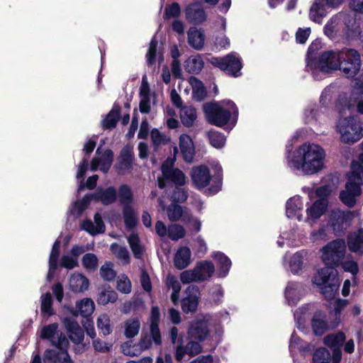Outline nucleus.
<instances>
[{"label":"nucleus","instance_id":"nucleus-1","mask_svg":"<svg viewBox=\"0 0 363 363\" xmlns=\"http://www.w3.org/2000/svg\"><path fill=\"white\" fill-rule=\"evenodd\" d=\"M325 157V150L320 145L304 143L294 152L289 163L306 174H313L323 169Z\"/></svg>","mask_w":363,"mask_h":363},{"label":"nucleus","instance_id":"nucleus-2","mask_svg":"<svg viewBox=\"0 0 363 363\" xmlns=\"http://www.w3.org/2000/svg\"><path fill=\"white\" fill-rule=\"evenodd\" d=\"M57 323H52L44 326L41 330L40 337L50 340L52 345L57 347L45 350V360L52 363H74L67 350L68 340L62 333L57 332Z\"/></svg>","mask_w":363,"mask_h":363},{"label":"nucleus","instance_id":"nucleus-3","mask_svg":"<svg viewBox=\"0 0 363 363\" xmlns=\"http://www.w3.org/2000/svg\"><path fill=\"white\" fill-rule=\"evenodd\" d=\"M313 282L318 286L327 299H333L340 286L338 272L333 267H323L313 277Z\"/></svg>","mask_w":363,"mask_h":363},{"label":"nucleus","instance_id":"nucleus-4","mask_svg":"<svg viewBox=\"0 0 363 363\" xmlns=\"http://www.w3.org/2000/svg\"><path fill=\"white\" fill-rule=\"evenodd\" d=\"M337 128L345 143L353 144L363 137V128L354 116L340 118Z\"/></svg>","mask_w":363,"mask_h":363},{"label":"nucleus","instance_id":"nucleus-5","mask_svg":"<svg viewBox=\"0 0 363 363\" xmlns=\"http://www.w3.org/2000/svg\"><path fill=\"white\" fill-rule=\"evenodd\" d=\"M322 260L325 267L339 266L345 256L346 243L344 239L337 238L328 242L322 248Z\"/></svg>","mask_w":363,"mask_h":363},{"label":"nucleus","instance_id":"nucleus-6","mask_svg":"<svg viewBox=\"0 0 363 363\" xmlns=\"http://www.w3.org/2000/svg\"><path fill=\"white\" fill-rule=\"evenodd\" d=\"M211 63L230 77H238L242 74V59L235 52L229 53L223 57H213L211 60Z\"/></svg>","mask_w":363,"mask_h":363},{"label":"nucleus","instance_id":"nucleus-7","mask_svg":"<svg viewBox=\"0 0 363 363\" xmlns=\"http://www.w3.org/2000/svg\"><path fill=\"white\" fill-rule=\"evenodd\" d=\"M354 213L351 211H342L339 208L330 211L328 225L337 236L342 235L351 225Z\"/></svg>","mask_w":363,"mask_h":363},{"label":"nucleus","instance_id":"nucleus-8","mask_svg":"<svg viewBox=\"0 0 363 363\" xmlns=\"http://www.w3.org/2000/svg\"><path fill=\"white\" fill-rule=\"evenodd\" d=\"M339 52L328 50L322 52L320 56L314 59L313 65H307L311 69H317L323 73H331L338 69Z\"/></svg>","mask_w":363,"mask_h":363},{"label":"nucleus","instance_id":"nucleus-9","mask_svg":"<svg viewBox=\"0 0 363 363\" xmlns=\"http://www.w3.org/2000/svg\"><path fill=\"white\" fill-rule=\"evenodd\" d=\"M208 315H199L190 323L187 330L188 338L203 342L210 336Z\"/></svg>","mask_w":363,"mask_h":363},{"label":"nucleus","instance_id":"nucleus-10","mask_svg":"<svg viewBox=\"0 0 363 363\" xmlns=\"http://www.w3.org/2000/svg\"><path fill=\"white\" fill-rule=\"evenodd\" d=\"M203 111L207 121L211 124L219 127H223L226 125L231 117L230 111L221 107L217 104H206L203 106Z\"/></svg>","mask_w":363,"mask_h":363},{"label":"nucleus","instance_id":"nucleus-11","mask_svg":"<svg viewBox=\"0 0 363 363\" xmlns=\"http://www.w3.org/2000/svg\"><path fill=\"white\" fill-rule=\"evenodd\" d=\"M351 169L352 172L348 175V181L345 184V190L357 197L362 194L363 166L359 162L354 161L352 162Z\"/></svg>","mask_w":363,"mask_h":363},{"label":"nucleus","instance_id":"nucleus-12","mask_svg":"<svg viewBox=\"0 0 363 363\" xmlns=\"http://www.w3.org/2000/svg\"><path fill=\"white\" fill-rule=\"evenodd\" d=\"M344 0H315L310 8V19L318 24L322 23L323 18L326 16V6L336 8L339 6Z\"/></svg>","mask_w":363,"mask_h":363},{"label":"nucleus","instance_id":"nucleus-13","mask_svg":"<svg viewBox=\"0 0 363 363\" xmlns=\"http://www.w3.org/2000/svg\"><path fill=\"white\" fill-rule=\"evenodd\" d=\"M347 60L353 64L350 68L344 67V74L347 77H353L358 74L361 67V57L359 53L354 49L344 48L339 51L338 60Z\"/></svg>","mask_w":363,"mask_h":363},{"label":"nucleus","instance_id":"nucleus-14","mask_svg":"<svg viewBox=\"0 0 363 363\" xmlns=\"http://www.w3.org/2000/svg\"><path fill=\"white\" fill-rule=\"evenodd\" d=\"M185 292L186 296L181 300L182 310L185 314H193L197 311L199 303V289L196 285H190Z\"/></svg>","mask_w":363,"mask_h":363},{"label":"nucleus","instance_id":"nucleus-15","mask_svg":"<svg viewBox=\"0 0 363 363\" xmlns=\"http://www.w3.org/2000/svg\"><path fill=\"white\" fill-rule=\"evenodd\" d=\"M186 21L193 25H200L206 21L207 14L202 4L194 2L188 5L185 9Z\"/></svg>","mask_w":363,"mask_h":363},{"label":"nucleus","instance_id":"nucleus-16","mask_svg":"<svg viewBox=\"0 0 363 363\" xmlns=\"http://www.w3.org/2000/svg\"><path fill=\"white\" fill-rule=\"evenodd\" d=\"M163 177L172 181L177 186H183L186 183L184 174L178 168H173V162L166 160L161 166Z\"/></svg>","mask_w":363,"mask_h":363},{"label":"nucleus","instance_id":"nucleus-17","mask_svg":"<svg viewBox=\"0 0 363 363\" xmlns=\"http://www.w3.org/2000/svg\"><path fill=\"white\" fill-rule=\"evenodd\" d=\"M62 323L70 340L75 345L82 344L84 338V333L79 323L73 318L68 317L65 318Z\"/></svg>","mask_w":363,"mask_h":363},{"label":"nucleus","instance_id":"nucleus-18","mask_svg":"<svg viewBox=\"0 0 363 363\" xmlns=\"http://www.w3.org/2000/svg\"><path fill=\"white\" fill-rule=\"evenodd\" d=\"M191 177L194 184L199 189L207 186L211 179L210 170L206 165L193 167Z\"/></svg>","mask_w":363,"mask_h":363},{"label":"nucleus","instance_id":"nucleus-19","mask_svg":"<svg viewBox=\"0 0 363 363\" xmlns=\"http://www.w3.org/2000/svg\"><path fill=\"white\" fill-rule=\"evenodd\" d=\"M158 57V63L160 65L163 60V48L162 45H158V41L155 36H154L149 45V48L146 53V60L148 67H152L156 62V57Z\"/></svg>","mask_w":363,"mask_h":363},{"label":"nucleus","instance_id":"nucleus-20","mask_svg":"<svg viewBox=\"0 0 363 363\" xmlns=\"http://www.w3.org/2000/svg\"><path fill=\"white\" fill-rule=\"evenodd\" d=\"M91 196L94 201H101L103 205L108 206L116 202L117 191L113 186H108L106 189L100 188L96 192L91 194Z\"/></svg>","mask_w":363,"mask_h":363},{"label":"nucleus","instance_id":"nucleus-21","mask_svg":"<svg viewBox=\"0 0 363 363\" xmlns=\"http://www.w3.org/2000/svg\"><path fill=\"white\" fill-rule=\"evenodd\" d=\"M311 328L316 336H322L328 329L326 314L323 311H317L311 319Z\"/></svg>","mask_w":363,"mask_h":363},{"label":"nucleus","instance_id":"nucleus-22","mask_svg":"<svg viewBox=\"0 0 363 363\" xmlns=\"http://www.w3.org/2000/svg\"><path fill=\"white\" fill-rule=\"evenodd\" d=\"M160 318V309L157 306H152L151 309V323L150 326V335L156 345L162 344L161 333L159 328V321Z\"/></svg>","mask_w":363,"mask_h":363},{"label":"nucleus","instance_id":"nucleus-23","mask_svg":"<svg viewBox=\"0 0 363 363\" xmlns=\"http://www.w3.org/2000/svg\"><path fill=\"white\" fill-rule=\"evenodd\" d=\"M349 250L359 255H363V229L350 233L347 239Z\"/></svg>","mask_w":363,"mask_h":363},{"label":"nucleus","instance_id":"nucleus-24","mask_svg":"<svg viewBox=\"0 0 363 363\" xmlns=\"http://www.w3.org/2000/svg\"><path fill=\"white\" fill-rule=\"evenodd\" d=\"M179 147L184 160L186 162H191L194 157V146L192 139L186 134L179 137Z\"/></svg>","mask_w":363,"mask_h":363},{"label":"nucleus","instance_id":"nucleus-25","mask_svg":"<svg viewBox=\"0 0 363 363\" xmlns=\"http://www.w3.org/2000/svg\"><path fill=\"white\" fill-rule=\"evenodd\" d=\"M328 201L326 198H321L315 201L312 206L307 208V216L313 220H317L321 217L326 211Z\"/></svg>","mask_w":363,"mask_h":363},{"label":"nucleus","instance_id":"nucleus-26","mask_svg":"<svg viewBox=\"0 0 363 363\" xmlns=\"http://www.w3.org/2000/svg\"><path fill=\"white\" fill-rule=\"evenodd\" d=\"M121 110V106L118 104H113L111 110L101 121V125L104 129L112 130L116 128L120 118Z\"/></svg>","mask_w":363,"mask_h":363},{"label":"nucleus","instance_id":"nucleus-27","mask_svg":"<svg viewBox=\"0 0 363 363\" xmlns=\"http://www.w3.org/2000/svg\"><path fill=\"white\" fill-rule=\"evenodd\" d=\"M191 260V250L188 247H182L176 252L174 264L177 269H183L189 266Z\"/></svg>","mask_w":363,"mask_h":363},{"label":"nucleus","instance_id":"nucleus-28","mask_svg":"<svg viewBox=\"0 0 363 363\" xmlns=\"http://www.w3.org/2000/svg\"><path fill=\"white\" fill-rule=\"evenodd\" d=\"M188 43L189 45L197 50L203 48L204 45V34L196 28H190L188 33Z\"/></svg>","mask_w":363,"mask_h":363},{"label":"nucleus","instance_id":"nucleus-29","mask_svg":"<svg viewBox=\"0 0 363 363\" xmlns=\"http://www.w3.org/2000/svg\"><path fill=\"white\" fill-rule=\"evenodd\" d=\"M134 160L133 149L130 145L123 147L118 157L119 167L121 169H129L133 167Z\"/></svg>","mask_w":363,"mask_h":363},{"label":"nucleus","instance_id":"nucleus-30","mask_svg":"<svg viewBox=\"0 0 363 363\" xmlns=\"http://www.w3.org/2000/svg\"><path fill=\"white\" fill-rule=\"evenodd\" d=\"M203 66L204 62L200 55L191 56L184 62V69L189 74L200 73Z\"/></svg>","mask_w":363,"mask_h":363},{"label":"nucleus","instance_id":"nucleus-31","mask_svg":"<svg viewBox=\"0 0 363 363\" xmlns=\"http://www.w3.org/2000/svg\"><path fill=\"white\" fill-rule=\"evenodd\" d=\"M89 285V279L82 274H74L69 279V288L74 293L85 291Z\"/></svg>","mask_w":363,"mask_h":363},{"label":"nucleus","instance_id":"nucleus-32","mask_svg":"<svg viewBox=\"0 0 363 363\" xmlns=\"http://www.w3.org/2000/svg\"><path fill=\"white\" fill-rule=\"evenodd\" d=\"M212 257L216 259L219 264L218 277L222 278L226 277L232 264L230 259L221 252H213Z\"/></svg>","mask_w":363,"mask_h":363},{"label":"nucleus","instance_id":"nucleus-33","mask_svg":"<svg viewBox=\"0 0 363 363\" xmlns=\"http://www.w3.org/2000/svg\"><path fill=\"white\" fill-rule=\"evenodd\" d=\"M189 82L192 86V96L196 101H203L207 94L203 82L195 77H191Z\"/></svg>","mask_w":363,"mask_h":363},{"label":"nucleus","instance_id":"nucleus-34","mask_svg":"<svg viewBox=\"0 0 363 363\" xmlns=\"http://www.w3.org/2000/svg\"><path fill=\"white\" fill-rule=\"evenodd\" d=\"M195 269L200 281L208 279L215 272L214 265L211 261L201 262L196 265Z\"/></svg>","mask_w":363,"mask_h":363},{"label":"nucleus","instance_id":"nucleus-35","mask_svg":"<svg viewBox=\"0 0 363 363\" xmlns=\"http://www.w3.org/2000/svg\"><path fill=\"white\" fill-rule=\"evenodd\" d=\"M117 196L119 203L123 206V208L132 206L133 194L130 188L127 184H122L119 186Z\"/></svg>","mask_w":363,"mask_h":363},{"label":"nucleus","instance_id":"nucleus-36","mask_svg":"<svg viewBox=\"0 0 363 363\" xmlns=\"http://www.w3.org/2000/svg\"><path fill=\"white\" fill-rule=\"evenodd\" d=\"M302 202L301 199L297 196L290 198L286 204V215L288 218H294L297 216L300 220L298 216L299 211L302 209Z\"/></svg>","mask_w":363,"mask_h":363},{"label":"nucleus","instance_id":"nucleus-37","mask_svg":"<svg viewBox=\"0 0 363 363\" xmlns=\"http://www.w3.org/2000/svg\"><path fill=\"white\" fill-rule=\"evenodd\" d=\"M346 336L343 332L339 331L335 334L326 335L323 339V343L330 349L341 348Z\"/></svg>","mask_w":363,"mask_h":363},{"label":"nucleus","instance_id":"nucleus-38","mask_svg":"<svg viewBox=\"0 0 363 363\" xmlns=\"http://www.w3.org/2000/svg\"><path fill=\"white\" fill-rule=\"evenodd\" d=\"M196 117V110L192 106H184L180 110L181 121L185 127H191Z\"/></svg>","mask_w":363,"mask_h":363},{"label":"nucleus","instance_id":"nucleus-39","mask_svg":"<svg viewBox=\"0 0 363 363\" xmlns=\"http://www.w3.org/2000/svg\"><path fill=\"white\" fill-rule=\"evenodd\" d=\"M77 311L73 313L74 315H77L79 313L84 318L89 317L94 311V303L91 298H84L79 302L77 303Z\"/></svg>","mask_w":363,"mask_h":363},{"label":"nucleus","instance_id":"nucleus-40","mask_svg":"<svg viewBox=\"0 0 363 363\" xmlns=\"http://www.w3.org/2000/svg\"><path fill=\"white\" fill-rule=\"evenodd\" d=\"M150 137L155 151H157L161 145H165L170 141V138L157 128L151 130Z\"/></svg>","mask_w":363,"mask_h":363},{"label":"nucleus","instance_id":"nucleus-41","mask_svg":"<svg viewBox=\"0 0 363 363\" xmlns=\"http://www.w3.org/2000/svg\"><path fill=\"white\" fill-rule=\"evenodd\" d=\"M123 216L127 229L131 230L138 225V219L132 206L123 208Z\"/></svg>","mask_w":363,"mask_h":363},{"label":"nucleus","instance_id":"nucleus-42","mask_svg":"<svg viewBox=\"0 0 363 363\" xmlns=\"http://www.w3.org/2000/svg\"><path fill=\"white\" fill-rule=\"evenodd\" d=\"M117 299V293L108 286L107 289H104L99 294L96 301L99 305L105 306L108 303H115Z\"/></svg>","mask_w":363,"mask_h":363},{"label":"nucleus","instance_id":"nucleus-43","mask_svg":"<svg viewBox=\"0 0 363 363\" xmlns=\"http://www.w3.org/2000/svg\"><path fill=\"white\" fill-rule=\"evenodd\" d=\"M289 348L290 352L298 350L301 352H306L310 350L311 345L303 342V340L294 332L291 335Z\"/></svg>","mask_w":363,"mask_h":363},{"label":"nucleus","instance_id":"nucleus-44","mask_svg":"<svg viewBox=\"0 0 363 363\" xmlns=\"http://www.w3.org/2000/svg\"><path fill=\"white\" fill-rule=\"evenodd\" d=\"M128 242L135 257L140 259L143 255V249L138 235L136 233L130 234L128 238Z\"/></svg>","mask_w":363,"mask_h":363},{"label":"nucleus","instance_id":"nucleus-45","mask_svg":"<svg viewBox=\"0 0 363 363\" xmlns=\"http://www.w3.org/2000/svg\"><path fill=\"white\" fill-rule=\"evenodd\" d=\"M125 325L124 335L127 338H132L138 334L140 323L138 319L127 320Z\"/></svg>","mask_w":363,"mask_h":363},{"label":"nucleus","instance_id":"nucleus-46","mask_svg":"<svg viewBox=\"0 0 363 363\" xmlns=\"http://www.w3.org/2000/svg\"><path fill=\"white\" fill-rule=\"evenodd\" d=\"M299 284L296 282H289L285 289V297L289 302V305H295L298 301V297L296 296V290Z\"/></svg>","mask_w":363,"mask_h":363},{"label":"nucleus","instance_id":"nucleus-47","mask_svg":"<svg viewBox=\"0 0 363 363\" xmlns=\"http://www.w3.org/2000/svg\"><path fill=\"white\" fill-rule=\"evenodd\" d=\"M98 258L94 253H86L82 259V264L83 267L88 271L94 272L98 267Z\"/></svg>","mask_w":363,"mask_h":363},{"label":"nucleus","instance_id":"nucleus-48","mask_svg":"<svg viewBox=\"0 0 363 363\" xmlns=\"http://www.w3.org/2000/svg\"><path fill=\"white\" fill-rule=\"evenodd\" d=\"M52 299L50 293L48 292L41 296V313L44 316H50L53 314L52 307Z\"/></svg>","mask_w":363,"mask_h":363},{"label":"nucleus","instance_id":"nucleus-49","mask_svg":"<svg viewBox=\"0 0 363 363\" xmlns=\"http://www.w3.org/2000/svg\"><path fill=\"white\" fill-rule=\"evenodd\" d=\"M208 138L210 144L216 148H222L225 143V138L221 133L215 130H210L208 133Z\"/></svg>","mask_w":363,"mask_h":363},{"label":"nucleus","instance_id":"nucleus-50","mask_svg":"<svg viewBox=\"0 0 363 363\" xmlns=\"http://www.w3.org/2000/svg\"><path fill=\"white\" fill-rule=\"evenodd\" d=\"M101 277L107 281H112L116 277V272L113 269V264L111 262H106L100 269Z\"/></svg>","mask_w":363,"mask_h":363},{"label":"nucleus","instance_id":"nucleus-51","mask_svg":"<svg viewBox=\"0 0 363 363\" xmlns=\"http://www.w3.org/2000/svg\"><path fill=\"white\" fill-rule=\"evenodd\" d=\"M186 235L185 229L179 224H172L168 227V237L172 240H178Z\"/></svg>","mask_w":363,"mask_h":363},{"label":"nucleus","instance_id":"nucleus-52","mask_svg":"<svg viewBox=\"0 0 363 363\" xmlns=\"http://www.w3.org/2000/svg\"><path fill=\"white\" fill-rule=\"evenodd\" d=\"M331 355L330 352L324 348H318L313 356V363H330Z\"/></svg>","mask_w":363,"mask_h":363},{"label":"nucleus","instance_id":"nucleus-53","mask_svg":"<svg viewBox=\"0 0 363 363\" xmlns=\"http://www.w3.org/2000/svg\"><path fill=\"white\" fill-rule=\"evenodd\" d=\"M110 322V318L106 314L101 315L97 318V327L104 335H109L112 332Z\"/></svg>","mask_w":363,"mask_h":363},{"label":"nucleus","instance_id":"nucleus-54","mask_svg":"<svg viewBox=\"0 0 363 363\" xmlns=\"http://www.w3.org/2000/svg\"><path fill=\"white\" fill-rule=\"evenodd\" d=\"M60 242L57 240L52 247V250L50 252V257H49V264L50 265V269H57V259L60 255Z\"/></svg>","mask_w":363,"mask_h":363},{"label":"nucleus","instance_id":"nucleus-55","mask_svg":"<svg viewBox=\"0 0 363 363\" xmlns=\"http://www.w3.org/2000/svg\"><path fill=\"white\" fill-rule=\"evenodd\" d=\"M168 218L172 221L179 220L184 213L183 208L177 203H171L167 210Z\"/></svg>","mask_w":363,"mask_h":363},{"label":"nucleus","instance_id":"nucleus-56","mask_svg":"<svg viewBox=\"0 0 363 363\" xmlns=\"http://www.w3.org/2000/svg\"><path fill=\"white\" fill-rule=\"evenodd\" d=\"M189 342L186 344V349L187 350V354L190 357H195L202 352L203 347L200 344L201 342L199 340L188 338Z\"/></svg>","mask_w":363,"mask_h":363},{"label":"nucleus","instance_id":"nucleus-57","mask_svg":"<svg viewBox=\"0 0 363 363\" xmlns=\"http://www.w3.org/2000/svg\"><path fill=\"white\" fill-rule=\"evenodd\" d=\"M93 200L91 194H86L82 200L74 203L73 213L76 212L77 215H81Z\"/></svg>","mask_w":363,"mask_h":363},{"label":"nucleus","instance_id":"nucleus-58","mask_svg":"<svg viewBox=\"0 0 363 363\" xmlns=\"http://www.w3.org/2000/svg\"><path fill=\"white\" fill-rule=\"evenodd\" d=\"M199 279L195 267L193 269L185 270L180 274V280L185 284L193 281H200Z\"/></svg>","mask_w":363,"mask_h":363},{"label":"nucleus","instance_id":"nucleus-59","mask_svg":"<svg viewBox=\"0 0 363 363\" xmlns=\"http://www.w3.org/2000/svg\"><path fill=\"white\" fill-rule=\"evenodd\" d=\"M181 8L177 2H174L166 6L164 13V18L166 19L177 18L180 15Z\"/></svg>","mask_w":363,"mask_h":363},{"label":"nucleus","instance_id":"nucleus-60","mask_svg":"<svg viewBox=\"0 0 363 363\" xmlns=\"http://www.w3.org/2000/svg\"><path fill=\"white\" fill-rule=\"evenodd\" d=\"M303 265V257L301 253L296 252L291 258L289 267L291 272L294 274L301 269Z\"/></svg>","mask_w":363,"mask_h":363},{"label":"nucleus","instance_id":"nucleus-61","mask_svg":"<svg viewBox=\"0 0 363 363\" xmlns=\"http://www.w3.org/2000/svg\"><path fill=\"white\" fill-rule=\"evenodd\" d=\"M189 196L188 191L183 188L176 187L172 195V200L174 203H183Z\"/></svg>","mask_w":363,"mask_h":363},{"label":"nucleus","instance_id":"nucleus-62","mask_svg":"<svg viewBox=\"0 0 363 363\" xmlns=\"http://www.w3.org/2000/svg\"><path fill=\"white\" fill-rule=\"evenodd\" d=\"M340 201L347 206L348 207H353L356 203V198L357 196L354 194L348 192L346 190H343L340 193Z\"/></svg>","mask_w":363,"mask_h":363},{"label":"nucleus","instance_id":"nucleus-63","mask_svg":"<svg viewBox=\"0 0 363 363\" xmlns=\"http://www.w3.org/2000/svg\"><path fill=\"white\" fill-rule=\"evenodd\" d=\"M320 48V43L313 42L308 47L306 55L307 65H313L317 51Z\"/></svg>","mask_w":363,"mask_h":363},{"label":"nucleus","instance_id":"nucleus-64","mask_svg":"<svg viewBox=\"0 0 363 363\" xmlns=\"http://www.w3.org/2000/svg\"><path fill=\"white\" fill-rule=\"evenodd\" d=\"M116 289L123 293L129 294L131 291V283L127 277H124L123 279H120L117 281Z\"/></svg>","mask_w":363,"mask_h":363}]
</instances>
